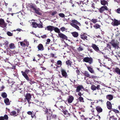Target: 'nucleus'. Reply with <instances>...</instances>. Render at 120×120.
Segmentation results:
<instances>
[{
    "label": "nucleus",
    "mask_w": 120,
    "mask_h": 120,
    "mask_svg": "<svg viewBox=\"0 0 120 120\" xmlns=\"http://www.w3.org/2000/svg\"><path fill=\"white\" fill-rule=\"evenodd\" d=\"M78 92V95L79 96H80V97H81L82 95H83V94H82L81 93L80 91Z\"/></svg>",
    "instance_id": "4d7b16f0"
},
{
    "label": "nucleus",
    "mask_w": 120,
    "mask_h": 120,
    "mask_svg": "<svg viewBox=\"0 0 120 120\" xmlns=\"http://www.w3.org/2000/svg\"><path fill=\"white\" fill-rule=\"evenodd\" d=\"M101 4L104 5L108 4V2L105 0H101Z\"/></svg>",
    "instance_id": "bb28decb"
},
{
    "label": "nucleus",
    "mask_w": 120,
    "mask_h": 120,
    "mask_svg": "<svg viewBox=\"0 0 120 120\" xmlns=\"http://www.w3.org/2000/svg\"><path fill=\"white\" fill-rule=\"evenodd\" d=\"M1 96L3 98H6L7 96V94L5 92H3L1 94Z\"/></svg>",
    "instance_id": "473e14b6"
},
{
    "label": "nucleus",
    "mask_w": 120,
    "mask_h": 120,
    "mask_svg": "<svg viewBox=\"0 0 120 120\" xmlns=\"http://www.w3.org/2000/svg\"><path fill=\"white\" fill-rule=\"evenodd\" d=\"M37 56H36L35 57H34L33 60V61H35L36 60H35V59H37Z\"/></svg>",
    "instance_id": "338daca9"
},
{
    "label": "nucleus",
    "mask_w": 120,
    "mask_h": 120,
    "mask_svg": "<svg viewBox=\"0 0 120 120\" xmlns=\"http://www.w3.org/2000/svg\"><path fill=\"white\" fill-rule=\"evenodd\" d=\"M37 23L35 22H32V27L35 28H36L37 27Z\"/></svg>",
    "instance_id": "72a5a7b5"
},
{
    "label": "nucleus",
    "mask_w": 120,
    "mask_h": 120,
    "mask_svg": "<svg viewBox=\"0 0 120 120\" xmlns=\"http://www.w3.org/2000/svg\"><path fill=\"white\" fill-rule=\"evenodd\" d=\"M110 43L113 46L114 48H116L118 46V44L116 42H115L114 40H112Z\"/></svg>",
    "instance_id": "9b49d317"
},
{
    "label": "nucleus",
    "mask_w": 120,
    "mask_h": 120,
    "mask_svg": "<svg viewBox=\"0 0 120 120\" xmlns=\"http://www.w3.org/2000/svg\"><path fill=\"white\" fill-rule=\"evenodd\" d=\"M35 12L37 15H42V13L40 12V10L39 8H37L34 10Z\"/></svg>",
    "instance_id": "dca6fc26"
},
{
    "label": "nucleus",
    "mask_w": 120,
    "mask_h": 120,
    "mask_svg": "<svg viewBox=\"0 0 120 120\" xmlns=\"http://www.w3.org/2000/svg\"><path fill=\"white\" fill-rule=\"evenodd\" d=\"M31 117L32 118H34L35 117H36L35 116V114H33V113L31 114Z\"/></svg>",
    "instance_id": "69168bd1"
},
{
    "label": "nucleus",
    "mask_w": 120,
    "mask_h": 120,
    "mask_svg": "<svg viewBox=\"0 0 120 120\" xmlns=\"http://www.w3.org/2000/svg\"><path fill=\"white\" fill-rule=\"evenodd\" d=\"M4 103L7 105H9L10 104V103L9 102V99L7 98H6L4 100Z\"/></svg>",
    "instance_id": "393cba45"
},
{
    "label": "nucleus",
    "mask_w": 120,
    "mask_h": 120,
    "mask_svg": "<svg viewBox=\"0 0 120 120\" xmlns=\"http://www.w3.org/2000/svg\"><path fill=\"white\" fill-rule=\"evenodd\" d=\"M107 108L109 109H110L112 108V105L110 101H107Z\"/></svg>",
    "instance_id": "412c9836"
},
{
    "label": "nucleus",
    "mask_w": 120,
    "mask_h": 120,
    "mask_svg": "<svg viewBox=\"0 0 120 120\" xmlns=\"http://www.w3.org/2000/svg\"><path fill=\"white\" fill-rule=\"evenodd\" d=\"M117 12L118 13H120V8H119L117 9Z\"/></svg>",
    "instance_id": "680f3d73"
},
{
    "label": "nucleus",
    "mask_w": 120,
    "mask_h": 120,
    "mask_svg": "<svg viewBox=\"0 0 120 120\" xmlns=\"http://www.w3.org/2000/svg\"><path fill=\"white\" fill-rule=\"evenodd\" d=\"M64 101V100L62 98V97L60 98V99L59 100V101H57V102H61L62 101Z\"/></svg>",
    "instance_id": "13d9d810"
},
{
    "label": "nucleus",
    "mask_w": 120,
    "mask_h": 120,
    "mask_svg": "<svg viewBox=\"0 0 120 120\" xmlns=\"http://www.w3.org/2000/svg\"><path fill=\"white\" fill-rule=\"evenodd\" d=\"M59 15L62 18H63L65 17V15L63 13H60L59 14Z\"/></svg>",
    "instance_id": "a19ab883"
},
{
    "label": "nucleus",
    "mask_w": 120,
    "mask_h": 120,
    "mask_svg": "<svg viewBox=\"0 0 120 120\" xmlns=\"http://www.w3.org/2000/svg\"><path fill=\"white\" fill-rule=\"evenodd\" d=\"M62 112L65 115H69L70 114L68 113V111L66 110H64L62 111Z\"/></svg>",
    "instance_id": "c9c22d12"
},
{
    "label": "nucleus",
    "mask_w": 120,
    "mask_h": 120,
    "mask_svg": "<svg viewBox=\"0 0 120 120\" xmlns=\"http://www.w3.org/2000/svg\"><path fill=\"white\" fill-rule=\"evenodd\" d=\"M52 118L54 119H56L57 117V116L56 114H52Z\"/></svg>",
    "instance_id": "c03bdc74"
},
{
    "label": "nucleus",
    "mask_w": 120,
    "mask_h": 120,
    "mask_svg": "<svg viewBox=\"0 0 120 120\" xmlns=\"http://www.w3.org/2000/svg\"><path fill=\"white\" fill-rule=\"evenodd\" d=\"M10 115L11 116H17L19 115L18 113H17L16 111H11L10 113Z\"/></svg>",
    "instance_id": "6ab92c4d"
},
{
    "label": "nucleus",
    "mask_w": 120,
    "mask_h": 120,
    "mask_svg": "<svg viewBox=\"0 0 120 120\" xmlns=\"http://www.w3.org/2000/svg\"><path fill=\"white\" fill-rule=\"evenodd\" d=\"M1 117H2L3 118V120H7L8 118V116L7 115H5L4 116H1Z\"/></svg>",
    "instance_id": "4c0bfd02"
},
{
    "label": "nucleus",
    "mask_w": 120,
    "mask_h": 120,
    "mask_svg": "<svg viewBox=\"0 0 120 120\" xmlns=\"http://www.w3.org/2000/svg\"><path fill=\"white\" fill-rule=\"evenodd\" d=\"M54 30L58 34L60 33V30L57 27H54L53 30Z\"/></svg>",
    "instance_id": "c756f323"
},
{
    "label": "nucleus",
    "mask_w": 120,
    "mask_h": 120,
    "mask_svg": "<svg viewBox=\"0 0 120 120\" xmlns=\"http://www.w3.org/2000/svg\"><path fill=\"white\" fill-rule=\"evenodd\" d=\"M54 27L52 26H49L46 27L45 28V30H47L48 31H52L53 30Z\"/></svg>",
    "instance_id": "2eb2a0df"
},
{
    "label": "nucleus",
    "mask_w": 120,
    "mask_h": 120,
    "mask_svg": "<svg viewBox=\"0 0 120 120\" xmlns=\"http://www.w3.org/2000/svg\"><path fill=\"white\" fill-rule=\"evenodd\" d=\"M91 47L93 49L96 51H98V46L95 44H92Z\"/></svg>",
    "instance_id": "5701e85b"
},
{
    "label": "nucleus",
    "mask_w": 120,
    "mask_h": 120,
    "mask_svg": "<svg viewBox=\"0 0 120 120\" xmlns=\"http://www.w3.org/2000/svg\"><path fill=\"white\" fill-rule=\"evenodd\" d=\"M50 41V40L49 39H48L47 40V41L46 43V44H48Z\"/></svg>",
    "instance_id": "5fc2aeb1"
},
{
    "label": "nucleus",
    "mask_w": 120,
    "mask_h": 120,
    "mask_svg": "<svg viewBox=\"0 0 120 120\" xmlns=\"http://www.w3.org/2000/svg\"><path fill=\"white\" fill-rule=\"evenodd\" d=\"M70 24L71 26L76 29L77 30L79 31L81 30L79 26H81V24L80 22L77 20L75 19L71 20V22L70 23Z\"/></svg>",
    "instance_id": "f03ea898"
},
{
    "label": "nucleus",
    "mask_w": 120,
    "mask_h": 120,
    "mask_svg": "<svg viewBox=\"0 0 120 120\" xmlns=\"http://www.w3.org/2000/svg\"><path fill=\"white\" fill-rule=\"evenodd\" d=\"M106 98L109 101H110L112 99L113 97L111 95H108L106 96Z\"/></svg>",
    "instance_id": "cd10ccee"
},
{
    "label": "nucleus",
    "mask_w": 120,
    "mask_h": 120,
    "mask_svg": "<svg viewBox=\"0 0 120 120\" xmlns=\"http://www.w3.org/2000/svg\"><path fill=\"white\" fill-rule=\"evenodd\" d=\"M57 64L58 65L61 66L62 65V62L61 60H58L57 61Z\"/></svg>",
    "instance_id": "ea45409f"
},
{
    "label": "nucleus",
    "mask_w": 120,
    "mask_h": 120,
    "mask_svg": "<svg viewBox=\"0 0 120 120\" xmlns=\"http://www.w3.org/2000/svg\"><path fill=\"white\" fill-rule=\"evenodd\" d=\"M28 6L30 9H32L34 11L37 8L36 5L33 4L32 3L29 4L28 5Z\"/></svg>",
    "instance_id": "0eeeda50"
},
{
    "label": "nucleus",
    "mask_w": 120,
    "mask_h": 120,
    "mask_svg": "<svg viewBox=\"0 0 120 120\" xmlns=\"http://www.w3.org/2000/svg\"><path fill=\"white\" fill-rule=\"evenodd\" d=\"M97 77L94 76V75H92L91 76H90L89 78L92 79L93 78L94 79H97Z\"/></svg>",
    "instance_id": "de8ad7c7"
},
{
    "label": "nucleus",
    "mask_w": 120,
    "mask_h": 120,
    "mask_svg": "<svg viewBox=\"0 0 120 120\" xmlns=\"http://www.w3.org/2000/svg\"><path fill=\"white\" fill-rule=\"evenodd\" d=\"M25 100H26L28 103L29 104V106H30V104L31 103V102L30 101L32 95L30 93H27L26 95H25Z\"/></svg>",
    "instance_id": "7ed1b4c3"
},
{
    "label": "nucleus",
    "mask_w": 120,
    "mask_h": 120,
    "mask_svg": "<svg viewBox=\"0 0 120 120\" xmlns=\"http://www.w3.org/2000/svg\"><path fill=\"white\" fill-rule=\"evenodd\" d=\"M102 109L100 107H98V112H101L102 111Z\"/></svg>",
    "instance_id": "37998d69"
},
{
    "label": "nucleus",
    "mask_w": 120,
    "mask_h": 120,
    "mask_svg": "<svg viewBox=\"0 0 120 120\" xmlns=\"http://www.w3.org/2000/svg\"><path fill=\"white\" fill-rule=\"evenodd\" d=\"M83 61L86 62L90 64L93 62V59L91 58L88 57H85L83 59Z\"/></svg>",
    "instance_id": "39448f33"
},
{
    "label": "nucleus",
    "mask_w": 120,
    "mask_h": 120,
    "mask_svg": "<svg viewBox=\"0 0 120 120\" xmlns=\"http://www.w3.org/2000/svg\"><path fill=\"white\" fill-rule=\"evenodd\" d=\"M60 29L63 32L65 31L66 30L65 28L64 27H62Z\"/></svg>",
    "instance_id": "09e8293b"
},
{
    "label": "nucleus",
    "mask_w": 120,
    "mask_h": 120,
    "mask_svg": "<svg viewBox=\"0 0 120 120\" xmlns=\"http://www.w3.org/2000/svg\"><path fill=\"white\" fill-rule=\"evenodd\" d=\"M38 50L42 51L44 49V47L43 45L41 44H39L37 47Z\"/></svg>",
    "instance_id": "f8f14e48"
},
{
    "label": "nucleus",
    "mask_w": 120,
    "mask_h": 120,
    "mask_svg": "<svg viewBox=\"0 0 120 120\" xmlns=\"http://www.w3.org/2000/svg\"><path fill=\"white\" fill-rule=\"evenodd\" d=\"M88 70L91 73H94V71L93 69L90 67H87Z\"/></svg>",
    "instance_id": "f704fd0d"
},
{
    "label": "nucleus",
    "mask_w": 120,
    "mask_h": 120,
    "mask_svg": "<svg viewBox=\"0 0 120 120\" xmlns=\"http://www.w3.org/2000/svg\"><path fill=\"white\" fill-rule=\"evenodd\" d=\"M31 72V71L30 70L28 69L25 70L24 71H21V73H22L23 76L29 82L30 84H31L34 83L35 82L34 81H32V79H29L28 77V76H30L29 74Z\"/></svg>",
    "instance_id": "f257e3e1"
},
{
    "label": "nucleus",
    "mask_w": 120,
    "mask_h": 120,
    "mask_svg": "<svg viewBox=\"0 0 120 120\" xmlns=\"http://www.w3.org/2000/svg\"><path fill=\"white\" fill-rule=\"evenodd\" d=\"M71 34L72 35V36L74 37L77 38V37L78 35V33L76 32V31H75L72 32L71 33Z\"/></svg>",
    "instance_id": "4be33fe9"
},
{
    "label": "nucleus",
    "mask_w": 120,
    "mask_h": 120,
    "mask_svg": "<svg viewBox=\"0 0 120 120\" xmlns=\"http://www.w3.org/2000/svg\"><path fill=\"white\" fill-rule=\"evenodd\" d=\"M112 110L115 113H119V111L117 109H113Z\"/></svg>",
    "instance_id": "3c124183"
},
{
    "label": "nucleus",
    "mask_w": 120,
    "mask_h": 120,
    "mask_svg": "<svg viewBox=\"0 0 120 120\" xmlns=\"http://www.w3.org/2000/svg\"><path fill=\"white\" fill-rule=\"evenodd\" d=\"M7 25V23L5 22L4 20L2 18L0 19V26L6 29Z\"/></svg>",
    "instance_id": "20e7f679"
},
{
    "label": "nucleus",
    "mask_w": 120,
    "mask_h": 120,
    "mask_svg": "<svg viewBox=\"0 0 120 120\" xmlns=\"http://www.w3.org/2000/svg\"><path fill=\"white\" fill-rule=\"evenodd\" d=\"M77 69L76 71V73L77 74V75H80V72L79 69H78L77 67L76 68Z\"/></svg>",
    "instance_id": "a18cd8bd"
},
{
    "label": "nucleus",
    "mask_w": 120,
    "mask_h": 120,
    "mask_svg": "<svg viewBox=\"0 0 120 120\" xmlns=\"http://www.w3.org/2000/svg\"><path fill=\"white\" fill-rule=\"evenodd\" d=\"M47 37L46 35H44L41 36V37L42 38H46Z\"/></svg>",
    "instance_id": "bf43d9fd"
},
{
    "label": "nucleus",
    "mask_w": 120,
    "mask_h": 120,
    "mask_svg": "<svg viewBox=\"0 0 120 120\" xmlns=\"http://www.w3.org/2000/svg\"><path fill=\"white\" fill-rule=\"evenodd\" d=\"M105 10H108V9L106 6H102L99 9V11L101 13H102Z\"/></svg>",
    "instance_id": "4468645a"
},
{
    "label": "nucleus",
    "mask_w": 120,
    "mask_h": 120,
    "mask_svg": "<svg viewBox=\"0 0 120 120\" xmlns=\"http://www.w3.org/2000/svg\"><path fill=\"white\" fill-rule=\"evenodd\" d=\"M50 55H51L50 56H52V57H54V54L52 53H51L50 54Z\"/></svg>",
    "instance_id": "774afa93"
},
{
    "label": "nucleus",
    "mask_w": 120,
    "mask_h": 120,
    "mask_svg": "<svg viewBox=\"0 0 120 120\" xmlns=\"http://www.w3.org/2000/svg\"><path fill=\"white\" fill-rule=\"evenodd\" d=\"M94 27L95 29H97L98 28V24H95L94 26Z\"/></svg>",
    "instance_id": "052dcab7"
},
{
    "label": "nucleus",
    "mask_w": 120,
    "mask_h": 120,
    "mask_svg": "<svg viewBox=\"0 0 120 120\" xmlns=\"http://www.w3.org/2000/svg\"><path fill=\"white\" fill-rule=\"evenodd\" d=\"M3 45H4V47L6 49L7 51L8 50V42H5L3 44Z\"/></svg>",
    "instance_id": "aec40b11"
},
{
    "label": "nucleus",
    "mask_w": 120,
    "mask_h": 120,
    "mask_svg": "<svg viewBox=\"0 0 120 120\" xmlns=\"http://www.w3.org/2000/svg\"><path fill=\"white\" fill-rule=\"evenodd\" d=\"M66 64L68 66H71L72 63L71 60H68L66 62Z\"/></svg>",
    "instance_id": "a878e982"
},
{
    "label": "nucleus",
    "mask_w": 120,
    "mask_h": 120,
    "mask_svg": "<svg viewBox=\"0 0 120 120\" xmlns=\"http://www.w3.org/2000/svg\"><path fill=\"white\" fill-rule=\"evenodd\" d=\"M21 110L19 109H18L16 110L17 111V113L18 114L19 113L20 111Z\"/></svg>",
    "instance_id": "0e129e2a"
},
{
    "label": "nucleus",
    "mask_w": 120,
    "mask_h": 120,
    "mask_svg": "<svg viewBox=\"0 0 120 120\" xmlns=\"http://www.w3.org/2000/svg\"><path fill=\"white\" fill-rule=\"evenodd\" d=\"M58 36L60 38L66 40H67L68 37L65 35L64 34L60 33L58 34Z\"/></svg>",
    "instance_id": "423d86ee"
},
{
    "label": "nucleus",
    "mask_w": 120,
    "mask_h": 120,
    "mask_svg": "<svg viewBox=\"0 0 120 120\" xmlns=\"http://www.w3.org/2000/svg\"><path fill=\"white\" fill-rule=\"evenodd\" d=\"M114 71L117 74L120 75V69L118 68H115L114 69Z\"/></svg>",
    "instance_id": "2f4dec72"
},
{
    "label": "nucleus",
    "mask_w": 120,
    "mask_h": 120,
    "mask_svg": "<svg viewBox=\"0 0 120 120\" xmlns=\"http://www.w3.org/2000/svg\"><path fill=\"white\" fill-rule=\"evenodd\" d=\"M78 50L79 51H80L83 50V49L82 48L79 47L78 49Z\"/></svg>",
    "instance_id": "864d4df0"
},
{
    "label": "nucleus",
    "mask_w": 120,
    "mask_h": 120,
    "mask_svg": "<svg viewBox=\"0 0 120 120\" xmlns=\"http://www.w3.org/2000/svg\"><path fill=\"white\" fill-rule=\"evenodd\" d=\"M91 22L93 23H95L97 22V19H92L91 20Z\"/></svg>",
    "instance_id": "49530a36"
},
{
    "label": "nucleus",
    "mask_w": 120,
    "mask_h": 120,
    "mask_svg": "<svg viewBox=\"0 0 120 120\" xmlns=\"http://www.w3.org/2000/svg\"><path fill=\"white\" fill-rule=\"evenodd\" d=\"M112 25L113 26H117L120 24V21L114 19L113 22H112Z\"/></svg>",
    "instance_id": "ddd939ff"
},
{
    "label": "nucleus",
    "mask_w": 120,
    "mask_h": 120,
    "mask_svg": "<svg viewBox=\"0 0 120 120\" xmlns=\"http://www.w3.org/2000/svg\"><path fill=\"white\" fill-rule=\"evenodd\" d=\"M91 89L93 90H96V88L98 89V85L96 86L94 85H92L91 86Z\"/></svg>",
    "instance_id": "7c9ffc66"
},
{
    "label": "nucleus",
    "mask_w": 120,
    "mask_h": 120,
    "mask_svg": "<svg viewBox=\"0 0 120 120\" xmlns=\"http://www.w3.org/2000/svg\"><path fill=\"white\" fill-rule=\"evenodd\" d=\"M57 13V12L56 11H54L53 12H52V14L51 15L52 16H54Z\"/></svg>",
    "instance_id": "6e6d98bb"
},
{
    "label": "nucleus",
    "mask_w": 120,
    "mask_h": 120,
    "mask_svg": "<svg viewBox=\"0 0 120 120\" xmlns=\"http://www.w3.org/2000/svg\"><path fill=\"white\" fill-rule=\"evenodd\" d=\"M33 111H32V112L30 111H29L27 112V113L30 115H31V114L33 113Z\"/></svg>",
    "instance_id": "8fccbe9b"
},
{
    "label": "nucleus",
    "mask_w": 120,
    "mask_h": 120,
    "mask_svg": "<svg viewBox=\"0 0 120 120\" xmlns=\"http://www.w3.org/2000/svg\"><path fill=\"white\" fill-rule=\"evenodd\" d=\"M84 88L82 85H79L76 87V92H79L80 90L82 89L84 90Z\"/></svg>",
    "instance_id": "9d476101"
},
{
    "label": "nucleus",
    "mask_w": 120,
    "mask_h": 120,
    "mask_svg": "<svg viewBox=\"0 0 120 120\" xmlns=\"http://www.w3.org/2000/svg\"><path fill=\"white\" fill-rule=\"evenodd\" d=\"M92 7L94 8V9H93V11H94L95 12H97V8H95L96 7L95 6V4L94 3H93L91 5Z\"/></svg>",
    "instance_id": "b1692460"
},
{
    "label": "nucleus",
    "mask_w": 120,
    "mask_h": 120,
    "mask_svg": "<svg viewBox=\"0 0 120 120\" xmlns=\"http://www.w3.org/2000/svg\"><path fill=\"white\" fill-rule=\"evenodd\" d=\"M80 36L81 38L84 40L86 39L87 38V36L85 34V33L83 34H81L80 35Z\"/></svg>",
    "instance_id": "f3484780"
},
{
    "label": "nucleus",
    "mask_w": 120,
    "mask_h": 120,
    "mask_svg": "<svg viewBox=\"0 0 120 120\" xmlns=\"http://www.w3.org/2000/svg\"><path fill=\"white\" fill-rule=\"evenodd\" d=\"M61 71L62 75L63 77L65 78H66L68 77L67 74L64 70L62 68L61 69Z\"/></svg>",
    "instance_id": "6e6552de"
},
{
    "label": "nucleus",
    "mask_w": 120,
    "mask_h": 120,
    "mask_svg": "<svg viewBox=\"0 0 120 120\" xmlns=\"http://www.w3.org/2000/svg\"><path fill=\"white\" fill-rule=\"evenodd\" d=\"M20 44L21 46H24L25 45V44L24 43H23L22 42H20Z\"/></svg>",
    "instance_id": "603ef678"
},
{
    "label": "nucleus",
    "mask_w": 120,
    "mask_h": 120,
    "mask_svg": "<svg viewBox=\"0 0 120 120\" xmlns=\"http://www.w3.org/2000/svg\"><path fill=\"white\" fill-rule=\"evenodd\" d=\"M74 100V98L71 95L69 96L68 98L67 99L68 103H71Z\"/></svg>",
    "instance_id": "1a4fd4ad"
},
{
    "label": "nucleus",
    "mask_w": 120,
    "mask_h": 120,
    "mask_svg": "<svg viewBox=\"0 0 120 120\" xmlns=\"http://www.w3.org/2000/svg\"><path fill=\"white\" fill-rule=\"evenodd\" d=\"M82 73L83 74L84 76L87 77H89V78L90 76L89 72L87 71H85L83 72H82Z\"/></svg>",
    "instance_id": "a211bd4d"
},
{
    "label": "nucleus",
    "mask_w": 120,
    "mask_h": 120,
    "mask_svg": "<svg viewBox=\"0 0 120 120\" xmlns=\"http://www.w3.org/2000/svg\"><path fill=\"white\" fill-rule=\"evenodd\" d=\"M107 47L110 49L111 48V47L110 46V45L109 44H107Z\"/></svg>",
    "instance_id": "e2e57ef3"
},
{
    "label": "nucleus",
    "mask_w": 120,
    "mask_h": 120,
    "mask_svg": "<svg viewBox=\"0 0 120 120\" xmlns=\"http://www.w3.org/2000/svg\"><path fill=\"white\" fill-rule=\"evenodd\" d=\"M7 34L9 36H13V34L9 31L7 32Z\"/></svg>",
    "instance_id": "79ce46f5"
},
{
    "label": "nucleus",
    "mask_w": 120,
    "mask_h": 120,
    "mask_svg": "<svg viewBox=\"0 0 120 120\" xmlns=\"http://www.w3.org/2000/svg\"><path fill=\"white\" fill-rule=\"evenodd\" d=\"M15 47L14 45V43L10 44L9 46L8 50L10 49H13Z\"/></svg>",
    "instance_id": "c85d7f7f"
},
{
    "label": "nucleus",
    "mask_w": 120,
    "mask_h": 120,
    "mask_svg": "<svg viewBox=\"0 0 120 120\" xmlns=\"http://www.w3.org/2000/svg\"><path fill=\"white\" fill-rule=\"evenodd\" d=\"M37 27H38L39 28H42L43 27V26L42 25V24H41L37 23Z\"/></svg>",
    "instance_id": "58836bf2"
},
{
    "label": "nucleus",
    "mask_w": 120,
    "mask_h": 120,
    "mask_svg": "<svg viewBox=\"0 0 120 120\" xmlns=\"http://www.w3.org/2000/svg\"><path fill=\"white\" fill-rule=\"evenodd\" d=\"M78 99L80 102H84L83 98L82 97H79L78 98Z\"/></svg>",
    "instance_id": "e433bc0d"
}]
</instances>
